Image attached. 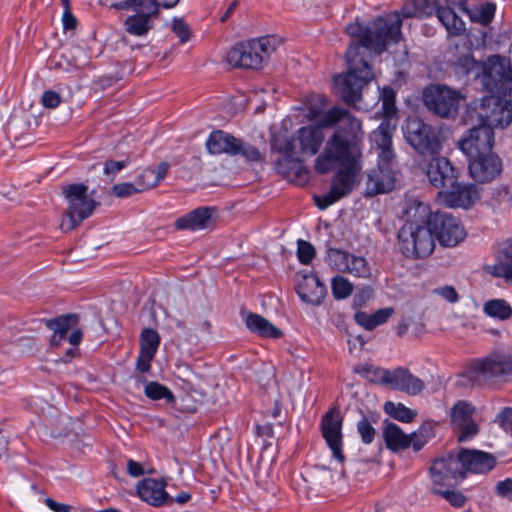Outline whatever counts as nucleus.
I'll use <instances>...</instances> for the list:
<instances>
[{
    "instance_id": "obj_20",
    "label": "nucleus",
    "mask_w": 512,
    "mask_h": 512,
    "mask_svg": "<svg viewBox=\"0 0 512 512\" xmlns=\"http://www.w3.org/2000/svg\"><path fill=\"white\" fill-rule=\"evenodd\" d=\"M430 475L434 485L444 486L450 480H463L464 472L460 469L458 456L448 455L436 459L430 467Z\"/></svg>"
},
{
    "instance_id": "obj_47",
    "label": "nucleus",
    "mask_w": 512,
    "mask_h": 512,
    "mask_svg": "<svg viewBox=\"0 0 512 512\" xmlns=\"http://www.w3.org/2000/svg\"><path fill=\"white\" fill-rule=\"evenodd\" d=\"M144 393L146 397L154 401L161 399H165L167 402L174 401V395L171 390L156 381L148 382L145 386Z\"/></svg>"
},
{
    "instance_id": "obj_52",
    "label": "nucleus",
    "mask_w": 512,
    "mask_h": 512,
    "mask_svg": "<svg viewBox=\"0 0 512 512\" xmlns=\"http://www.w3.org/2000/svg\"><path fill=\"white\" fill-rule=\"evenodd\" d=\"M432 493L440 495L445 500H447L452 506H454L456 508H462L467 501V498L465 497V495L460 491L440 490V489L434 488L432 490Z\"/></svg>"
},
{
    "instance_id": "obj_3",
    "label": "nucleus",
    "mask_w": 512,
    "mask_h": 512,
    "mask_svg": "<svg viewBox=\"0 0 512 512\" xmlns=\"http://www.w3.org/2000/svg\"><path fill=\"white\" fill-rule=\"evenodd\" d=\"M348 121V130L338 129L316 158L315 170L318 173L326 174L336 167H361V142L364 137L362 124L358 119Z\"/></svg>"
},
{
    "instance_id": "obj_7",
    "label": "nucleus",
    "mask_w": 512,
    "mask_h": 512,
    "mask_svg": "<svg viewBox=\"0 0 512 512\" xmlns=\"http://www.w3.org/2000/svg\"><path fill=\"white\" fill-rule=\"evenodd\" d=\"M274 39L265 36L236 43L227 54V62L244 69H259L275 50Z\"/></svg>"
},
{
    "instance_id": "obj_22",
    "label": "nucleus",
    "mask_w": 512,
    "mask_h": 512,
    "mask_svg": "<svg viewBox=\"0 0 512 512\" xmlns=\"http://www.w3.org/2000/svg\"><path fill=\"white\" fill-rule=\"evenodd\" d=\"M296 292L303 302L313 306L320 305L327 294L325 285L313 273L298 277Z\"/></svg>"
},
{
    "instance_id": "obj_58",
    "label": "nucleus",
    "mask_w": 512,
    "mask_h": 512,
    "mask_svg": "<svg viewBox=\"0 0 512 512\" xmlns=\"http://www.w3.org/2000/svg\"><path fill=\"white\" fill-rule=\"evenodd\" d=\"M172 31L177 35L182 43H185L190 39V28L181 18L173 19Z\"/></svg>"
},
{
    "instance_id": "obj_8",
    "label": "nucleus",
    "mask_w": 512,
    "mask_h": 512,
    "mask_svg": "<svg viewBox=\"0 0 512 512\" xmlns=\"http://www.w3.org/2000/svg\"><path fill=\"white\" fill-rule=\"evenodd\" d=\"M88 187L82 183L63 187V195L67 200L65 215L60 223L64 232L74 230L80 223L92 215L96 203L87 195Z\"/></svg>"
},
{
    "instance_id": "obj_30",
    "label": "nucleus",
    "mask_w": 512,
    "mask_h": 512,
    "mask_svg": "<svg viewBox=\"0 0 512 512\" xmlns=\"http://www.w3.org/2000/svg\"><path fill=\"white\" fill-rule=\"evenodd\" d=\"M438 20L447 30L450 36H459L465 32L464 21L449 7H438L436 9Z\"/></svg>"
},
{
    "instance_id": "obj_17",
    "label": "nucleus",
    "mask_w": 512,
    "mask_h": 512,
    "mask_svg": "<svg viewBox=\"0 0 512 512\" xmlns=\"http://www.w3.org/2000/svg\"><path fill=\"white\" fill-rule=\"evenodd\" d=\"M438 199L448 207L468 209L479 199L480 193L475 184L458 182L438 192Z\"/></svg>"
},
{
    "instance_id": "obj_24",
    "label": "nucleus",
    "mask_w": 512,
    "mask_h": 512,
    "mask_svg": "<svg viewBox=\"0 0 512 512\" xmlns=\"http://www.w3.org/2000/svg\"><path fill=\"white\" fill-rule=\"evenodd\" d=\"M396 182L393 167L371 169L367 174L366 194L374 196L391 191Z\"/></svg>"
},
{
    "instance_id": "obj_21",
    "label": "nucleus",
    "mask_w": 512,
    "mask_h": 512,
    "mask_svg": "<svg viewBox=\"0 0 512 512\" xmlns=\"http://www.w3.org/2000/svg\"><path fill=\"white\" fill-rule=\"evenodd\" d=\"M426 174L435 188H448L457 180L456 168L442 156L433 157L430 160Z\"/></svg>"
},
{
    "instance_id": "obj_31",
    "label": "nucleus",
    "mask_w": 512,
    "mask_h": 512,
    "mask_svg": "<svg viewBox=\"0 0 512 512\" xmlns=\"http://www.w3.org/2000/svg\"><path fill=\"white\" fill-rule=\"evenodd\" d=\"M386 447L391 451H400L409 448L408 434L395 423H387L383 430Z\"/></svg>"
},
{
    "instance_id": "obj_63",
    "label": "nucleus",
    "mask_w": 512,
    "mask_h": 512,
    "mask_svg": "<svg viewBox=\"0 0 512 512\" xmlns=\"http://www.w3.org/2000/svg\"><path fill=\"white\" fill-rule=\"evenodd\" d=\"M126 166L127 163L125 161L108 160L104 163V173L109 176H115Z\"/></svg>"
},
{
    "instance_id": "obj_42",
    "label": "nucleus",
    "mask_w": 512,
    "mask_h": 512,
    "mask_svg": "<svg viewBox=\"0 0 512 512\" xmlns=\"http://www.w3.org/2000/svg\"><path fill=\"white\" fill-rule=\"evenodd\" d=\"M356 119L346 109L334 107L329 109L321 119V126L330 127L337 123H341L339 129L346 128L348 130V120Z\"/></svg>"
},
{
    "instance_id": "obj_33",
    "label": "nucleus",
    "mask_w": 512,
    "mask_h": 512,
    "mask_svg": "<svg viewBox=\"0 0 512 512\" xmlns=\"http://www.w3.org/2000/svg\"><path fill=\"white\" fill-rule=\"evenodd\" d=\"M393 308H381L372 314L359 311L355 313V321L358 325L366 330H373L376 327L384 324L393 314Z\"/></svg>"
},
{
    "instance_id": "obj_12",
    "label": "nucleus",
    "mask_w": 512,
    "mask_h": 512,
    "mask_svg": "<svg viewBox=\"0 0 512 512\" xmlns=\"http://www.w3.org/2000/svg\"><path fill=\"white\" fill-rule=\"evenodd\" d=\"M428 220L433 236L443 246L454 247L463 241L466 236L461 221L448 213H433Z\"/></svg>"
},
{
    "instance_id": "obj_57",
    "label": "nucleus",
    "mask_w": 512,
    "mask_h": 512,
    "mask_svg": "<svg viewBox=\"0 0 512 512\" xmlns=\"http://www.w3.org/2000/svg\"><path fill=\"white\" fill-rule=\"evenodd\" d=\"M378 164L377 167L386 168L393 167V161L395 159V152L392 146L380 148L377 150Z\"/></svg>"
},
{
    "instance_id": "obj_11",
    "label": "nucleus",
    "mask_w": 512,
    "mask_h": 512,
    "mask_svg": "<svg viewBox=\"0 0 512 512\" xmlns=\"http://www.w3.org/2000/svg\"><path fill=\"white\" fill-rule=\"evenodd\" d=\"M423 100L426 107L440 117H454L459 108L461 94L446 86L436 85L425 89Z\"/></svg>"
},
{
    "instance_id": "obj_49",
    "label": "nucleus",
    "mask_w": 512,
    "mask_h": 512,
    "mask_svg": "<svg viewBox=\"0 0 512 512\" xmlns=\"http://www.w3.org/2000/svg\"><path fill=\"white\" fill-rule=\"evenodd\" d=\"M349 256V252L340 249L330 248L327 252V262L329 266L332 267L333 269L342 273H346Z\"/></svg>"
},
{
    "instance_id": "obj_41",
    "label": "nucleus",
    "mask_w": 512,
    "mask_h": 512,
    "mask_svg": "<svg viewBox=\"0 0 512 512\" xmlns=\"http://www.w3.org/2000/svg\"><path fill=\"white\" fill-rule=\"evenodd\" d=\"M434 426L431 422H424L415 432L408 435L409 447L415 452L420 451L434 436Z\"/></svg>"
},
{
    "instance_id": "obj_44",
    "label": "nucleus",
    "mask_w": 512,
    "mask_h": 512,
    "mask_svg": "<svg viewBox=\"0 0 512 512\" xmlns=\"http://www.w3.org/2000/svg\"><path fill=\"white\" fill-rule=\"evenodd\" d=\"M384 411L392 418L403 423L413 421L416 416V412L406 407L404 404L391 401L384 404Z\"/></svg>"
},
{
    "instance_id": "obj_2",
    "label": "nucleus",
    "mask_w": 512,
    "mask_h": 512,
    "mask_svg": "<svg viewBox=\"0 0 512 512\" xmlns=\"http://www.w3.org/2000/svg\"><path fill=\"white\" fill-rule=\"evenodd\" d=\"M324 139L322 127L314 125L299 128L290 138L274 136L271 149L279 155L274 161L276 171L298 185L306 183L309 172L299 156L316 155Z\"/></svg>"
},
{
    "instance_id": "obj_36",
    "label": "nucleus",
    "mask_w": 512,
    "mask_h": 512,
    "mask_svg": "<svg viewBox=\"0 0 512 512\" xmlns=\"http://www.w3.org/2000/svg\"><path fill=\"white\" fill-rule=\"evenodd\" d=\"M76 322V317L73 315H65L55 319L47 321V327L53 331L51 337V345L58 346L62 340L66 339L68 331L72 328Z\"/></svg>"
},
{
    "instance_id": "obj_48",
    "label": "nucleus",
    "mask_w": 512,
    "mask_h": 512,
    "mask_svg": "<svg viewBox=\"0 0 512 512\" xmlns=\"http://www.w3.org/2000/svg\"><path fill=\"white\" fill-rule=\"evenodd\" d=\"M347 264L348 267L346 273L352 276L358 278H368L371 274L369 264L364 257L350 254Z\"/></svg>"
},
{
    "instance_id": "obj_39",
    "label": "nucleus",
    "mask_w": 512,
    "mask_h": 512,
    "mask_svg": "<svg viewBox=\"0 0 512 512\" xmlns=\"http://www.w3.org/2000/svg\"><path fill=\"white\" fill-rule=\"evenodd\" d=\"M436 12L435 0H411L402 8V15L406 18H425Z\"/></svg>"
},
{
    "instance_id": "obj_35",
    "label": "nucleus",
    "mask_w": 512,
    "mask_h": 512,
    "mask_svg": "<svg viewBox=\"0 0 512 512\" xmlns=\"http://www.w3.org/2000/svg\"><path fill=\"white\" fill-rule=\"evenodd\" d=\"M153 18L148 15L133 14L124 21L125 31L136 37H145L153 29Z\"/></svg>"
},
{
    "instance_id": "obj_61",
    "label": "nucleus",
    "mask_w": 512,
    "mask_h": 512,
    "mask_svg": "<svg viewBox=\"0 0 512 512\" xmlns=\"http://www.w3.org/2000/svg\"><path fill=\"white\" fill-rule=\"evenodd\" d=\"M155 355L144 353L139 351V355L137 357L136 361V369L140 371L141 373H147L151 369V362Z\"/></svg>"
},
{
    "instance_id": "obj_6",
    "label": "nucleus",
    "mask_w": 512,
    "mask_h": 512,
    "mask_svg": "<svg viewBox=\"0 0 512 512\" xmlns=\"http://www.w3.org/2000/svg\"><path fill=\"white\" fill-rule=\"evenodd\" d=\"M468 118L472 123H480L492 130L505 128L512 122V101L499 94L484 96L479 104L468 110Z\"/></svg>"
},
{
    "instance_id": "obj_54",
    "label": "nucleus",
    "mask_w": 512,
    "mask_h": 512,
    "mask_svg": "<svg viewBox=\"0 0 512 512\" xmlns=\"http://www.w3.org/2000/svg\"><path fill=\"white\" fill-rule=\"evenodd\" d=\"M297 257L300 263L308 265L311 263L315 256V249L313 245L305 240H298L297 243Z\"/></svg>"
},
{
    "instance_id": "obj_9",
    "label": "nucleus",
    "mask_w": 512,
    "mask_h": 512,
    "mask_svg": "<svg viewBox=\"0 0 512 512\" xmlns=\"http://www.w3.org/2000/svg\"><path fill=\"white\" fill-rule=\"evenodd\" d=\"M406 141L421 155L440 152L441 142L435 129L418 117H409L403 129Z\"/></svg>"
},
{
    "instance_id": "obj_29",
    "label": "nucleus",
    "mask_w": 512,
    "mask_h": 512,
    "mask_svg": "<svg viewBox=\"0 0 512 512\" xmlns=\"http://www.w3.org/2000/svg\"><path fill=\"white\" fill-rule=\"evenodd\" d=\"M236 137L222 130H214L210 133L206 147L210 154H228L231 155L232 149L235 148Z\"/></svg>"
},
{
    "instance_id": "obj_1",
    "label": "nucleus",
    "mask_w": 512,
    "mask_h": 512,
    "mask_svg": "<svg viewBox=\"0 0 512 512\" xmlns=\"http://www.w3.org/2000/svg\"><path fill=\"white\" fill-rule=\"evenodd\" d=\"M402 21L397 12L376 18L370 25L355 22L347 26V33L358 40L346 51L347 72L334 77L336 93L347 105L356 106L362 90L374 78L365 51L380 54L388 44L397 43L401 36Z\"/></svg>"
},
{
    "instance_id": "obj_4",
    "label": "nucleus",
    "mask_w": 512,
    "mask_h": 512,
    "mask_svg": "<svg viewBox=\"0 0 512 512\" xmlns=\"http://www.w3.org/2000/svg\"><path fill=\"white\" fill-rule=\"evenodd\" d=\"M416 213L424 218L427 214V206L414 201L413 206L406 209V223L398 232L399 249L405 257L411 259L428 257L435 249V237L429 221L425 224L410 220L412 216H416Z\"/></svg>"
},
{
    "instance_id": "obj_16",
    "label": "nucleus",
    "mask_w": 512,
    "mask_h": 512,
    "mask_svg": "<svg viewBox=\"0 0 512 512\" xmlns=\"http://www.w3.org/2000/svg\"><path fill=\"white\" fill-rule=\"evenodd\" d=\"M475 407L465 400L457 401L450 410L451 425L458 432V441L472 439L479 432L477 423L473 420Z\"/></svg>"
},
{
    "instance_id": "obj_45",
    "label": "nucleus",
    "mask_w": 512,
    "mask_h": 512,
    "mask_svg": "<svg viewBox=\"0 0 512 512\" xmlns=\"http://www.w3.org/2000/svg\"><path fill=\"white\" fill-rule=\"evenodd\" d=\"M161 338L159 333L151 328H145L140 334V351L156 355Z\"/></svg>"
},
{
    "instance_id": "obj_19",
    "label": "nucleus",
    "mask_w": 512,
    "mask_h": 512,
    "mask_svg": "<svg viewBox=\"0 0 512 512\" xmlns=\"http://www.w3.org/2000/svg\"><path fill=\"white\" fill-rule=\"evenodd\" d=\"M460 469L464 472V478L468 473L482 474L489 472L496 465L495 457L484 451L461 449L458 452Z\"/></svg>"
},
{
    "instance_id": "obj_14",
    "label": "nucleus",
    "mask_w": 512,
    "mask_h": 512,
    "mask_svg": "<svg viewBox=\"0 0 512 512\" xmlns=\"http://www.w3.org/2000/svg\"><path fill=\"white\" fill-rule=\"evenodd\" d=\"M360 171L361 167H339L332 179L330 191L321 197L315 198L317 206L322 210L326 209L348 195L353 190Z\"/></svg>"
},
{
    "instance_id": "obj_10",
    "label": "nucleus",
    "mask_w": 512,
    "mask_h": 512,
    "mask_svg": "<svg viewBox=\"0 0 512 512\" xmlns=\"http://www.w3.org/2000/svg\"><path fill=\"white\" fill-rule=\"evenodd\" d=\"M483 71L479 72L477 80L483 90L491 94L505 95L510 90L512 71L504 58L493 55L486 62H482Z\"/></svg>"
},
{
    "instance_id": "obj_25",
    "label": "nucleus",
    "mask_w": 512,
    "mask_h": 512,
    "mask_svg": "<svg viewBox=\"0 0 512 512\" xmlns=\"http://www.w3.org/2000/svg\"><path fill=\"white\" fill-rule=\"evenodd\" d=\"M210 207H198L191 212L179 217L175 221V227L179 230L198 231L209 228L213 224Z\"/></svg>"
},
{
    "instance_id": "obj_50",
    "label": "nucleus",
    "mask_w": 512,
    "mask_h": 512,
    "mask_svg": "<svg viewBox=\"0 0 512 512\" xmlns=\"http://www.w3.org/2000/svg\"><path fill=\"white\" fill-rule=\"evenodd\" d=\"M160 4L157 0H132L129 4V9L136 12V14L148 15L150 17H157L159 14Z\"/></svg>"
},
{
    "instance_id": "obj_32",
    "label": "nucleus",
    "mask_w": 512,
    "mask_h": 512,
    "mask_svg": "<svg viewBox=\"0 0 512 512\" xmlns=\"http://www.w3.org/2000/svg\"><path fill=\"white\" fill-rule=\"evenodd\" d=\"M482 62L475 60L470 52L458 56L453 62V70L459 77H472L478 79L479 72L483 71Z\"/></svg>"
},
{
    "instance_id": "obj_56",
    "label": "nucleus",
    "mask_w": 512,
    "mask_h": 512,
    "mask_svg": "<svg viewBox=\"0 0 512 512\" xmlns=\"http://www.w3.org/2000/svg\"><path fill=\"white\" fill-rule=\"evenodd\" d=\"M138 188L136 183H119L112 187V193L118 198H125L136 193H141V191H138Z\"/></svg>"
},
{
    "instance_id": "obj_5",
    "label": "nucleus",
    "mask_w": 512,
    "mask_h": 512,
    "mask_svg": "<svg viewBox=\"0 0 512 512\" xmlns=\"http://www.w3.org/2000/svg\"><path fill=\"white\" fill-rule=\"evenodd\" d=\"M469 379L484 385L496 379L512 376V352L495 350L487 356L473 360L467 369Z\"/></svg>"
},
{
    "instance_id": "obj_27",
    "label": "nucleus",
    "mask_w": 512,
    "mask_h": 512,
    "mask_svg": "<svg viewBox=\"0 0 512 512\" xmlns=\"http://www.w3.org/2000/svg\"><path fill=\"white\" fill-rule=\"evenodd\" d=\"M468 0H458V8L466 13L470 20L487 26L494 18L496 5L491 2L480 3L471 7L467 6Z\"/></svg>"
},
{
    "instance_id": "obj_46",
    "label": "nucleus",
    "mask_w": 512,
    "mask_h": 512,
    "mask_svg": "<svg viewBox=\"0 0 512 512\" xmlns=\"http://www.w3.org/2000/svg\"><path fill=\"white\" fill-rule=\"evenodd\" d=\"M353 284L344 276L336 275L331 279V291L336 300H344L353 292Z\"/></svg>"
},
{
    "instance_id": "obj_13",
    "label": "nucleus",
    "mask_w": 512,
    "mask_h": 512,
    "mask_svg": "<svg viewBox=\"0 0 512 512\" xmlns=\"http://www.w3.org/2000/svg\"><path fill=\"white\" fill-rule=\"evenodd\" d=\"M343 418L337 407L330 408L321 418L320 430L327 446L331 450L332 457L339 463H344L343 453Z\"/></svg>"
},
{
    "instance_id": "obj_43",
    "label": "nucleus",
    "mask_w": 512,
    "mask_h": 512,
    "mask_svg": "<svg viewBox=\"0 0 512 512\" xmlns=\"http://www.w3.org/2000/svg\"><path fill=\"white\" fill-rule=\"evenodd\" d=\"M483 310L486 315L499 320H507L512 315L511 306L503 299L487 301L484 304Z\"/></svg>"
},
{
    "instance_id": "obj_18",
    "label": "nucleus",
    "mask_w": 512,
    "mask_h": 512,
    "mask_svg": "<svg viewBox=\"0 0 512 512\" xmlns=\"http://www.w3.org/2000/svg\"><path fill=\"white\" fill-rule=\"evenodd\" d=\"M469 172L480 183L490 182L502 171V161L495 153L469 155Z\"/></svg>"
},
{
    "instance_id": "obj_64",
    "label": "nucleus",
    "mask_w": 512,
    "mask_h": 512,
    "mask_svg": "<svg viewBox=\"0 0 512 512\" xmlns=\"http://www.w3.org/2000/svg\"><path fill=\"white\" fill-rule=\"evenodd\" d=\"M496 490L500 496L512 500V479L507 478L498 482Z\"/></svg>"
},
{
    "instance_id": "obj_38",
    "label": "nucleus",
    "mask_w": 512,
    "mask_h": 512,
    "mask_svg": "<svg viewBox=\"0 0 512 512\" xmlns=\"http://www.w3.org/2000/svg\"><path fill=\"white\" fill-rule=\"evenodd\" d=\"M496 274L512 281V237L500 244L499 263L495 265Z\"/></svg>"
},
{
    "instance_id": "obj_62",
    "label": "nucleus",
    "mask_w": 512,
    "mask_h": 512,
    "mask_svg": "<svg viewBox=\"0 0 512 512\" xmlns=\"http://www.w3.org/2000/svg\"><path fill=\"white\" fill-rule=\"evenodd\" d=\"M64 6L62 15V23L65 30H73L77 25V20L71 12L70 3Z\"/></svg>"
},
{
    "instance_id": "obj_34",
    "label": "nucleus",
    "mask_w": 512,
    "mask_h": 512,
    "mask_svg": "<svg viewBox=\"0 0 512 512\" xmlns=\"http://www.w3.org/2000/svg\"><path fill=\"white\" fill-rule=\"evenodd\" d=\"M353 371L373 384L389 385L391 372L388 369L375 366L373 364H359L353 368Z\"/></svg>"
},
{
    "instance_id": "obj_26",
    "label": "nucleus",
    "mask_w": 512,
    "mask_h": 512,
    "mask_svg": "<svg viewBox=\"0 0 512 512\" xmlns=\"http://www.w3.org/2000/svg\"><path fill=\"white\" fill-rule=\"evenodd\" d=\"M389 380V386L392 389L405 392L411 396L418 395L425 387L424 382L420 378L402 367L392 370Z\"/></svg>"
},
{
    "instance_id": "obj_15",
    "label": "nucleus",
    "mask_w": 512,
    "mask_h": 512,
    "mask_svg": "<svg viewBox=\"0 0 512 512\" xmlns=\"http://www.w3.org/2000/svg\"><path fill=\"white\" fill-rule=\"evenodd\" d=\"M494 132L480 123L466 131L458 141L459 149L466 155L493 153Z\"/></svg>"
},
{
    "instance_id": "obj_28",
    "label": "nucleus",
    "mask_w": 512,
    "mask_h": 512,
    "mask_svg": "<svg viewBox=\"0 0 512 512\" xmlns=\"http://www.w3.org/2000/svg\"><path fill=\"white\" fill-rule=\"evenodd\" d=\"M246 327L250 332L263 338L276 339L282 336V332L266 318L259 314L249 313L245 317Z\"/></svg>"
},
{
    "instance_id": "obj_40",
    "label": "nucleus",
    "mask_w": 512,
    "mask_h": 512,
    "mask_svg": "<svg viewBox=\"0 0 512 512\" xmlns=\"http://www.w3.org/2000/svg\"><path fill=\"white\" fill-rule=\"evenodd\" d=\"M234 146H235V148L232 149L231 156H241L247 162L260 163V162H264V160H265L264 154L261 153L260 150L256 146H254L240 138L235 139Z\"/></svg>"
},
{
    "instance_id": "obj_23",
    "label": "nucleus",
    "mask_w": 512,
    "mask_h": 512,
    "mask_svg": "<svg viewBox=\"0 0 512 512\" xmlns=\"http://www.w3.org/2000/svg\"><path fill=\"white\" fill-rule=\"evenodd\" d=\"M166 482L154 478H144L137 485V494L141 500L154 507L166 505L169 494L165 490Z\"/></svg>"
},
{
    "instance_id": "obj_59",
    "label": "nucleus",
    "mask_w": 512,
    "mask_h": 512,
    "mask_svg": "<svg viewBox=\"0 0 512 512\" xmlns=\"http://www.w3.org/2000/svg\"><path fill=\"white\" fill-rule=\"evenodd\" d=\"M41 102L44 107L54 109L60 105L61 97L57 92L53 90H47L43 93Z\"/></svg>"
},
{
    "instance_id": "obj_51",
    "label": "nucleus",
    "mask_w": 512,
    "mask_h": 512,
    "mask_svg": "<svg viewBox=\"0 0 512 512\" xmlns=\"http://www.w3.org/2000/svg\"><path fill=\"white\" fill-rule=\"evenodd\" d=\"M382 108L384 119H391L396 121L395 116L397 109L395 106V92L390 87H384L381 92Z\"/></svg>"
},
{
    "instance_id": "obj_53",
    "label": "nucleus",
    "mask_w": 512,
    "mask_h": 512,
    "mask_svg": "<svg viewBox=\"0 0 512 512\" xmlns=\"http://www.w3.org/2000/svg\"><path fill=\"white\" fill-rule=\"evenodd\" d=\"M135 183L138 185V191H141V193L156 187L158 182L156 181V177L154 175V169H145L136 177Z\"/></svg>"
},
{
    "instance_id": "obj_37",
    "label": "nucleus",
    "mask_w": 512,
    "mask_h": 512,
    "mask_svg": "<svg viewBox=\"0 0 512 512\" xmlns=\"http://www.w3.org/2000/svg\"><path fill=\"white\" fill-rule=\"evenodd\" d=\"M396 129V121L391 119H383L377 129L370 136L373 147L377 150L384 147L392 146V136Z\"/></svg>"
},
{
    "instance_id": "obj_60",
    "label": "nucleus",
    "mask_w": 512,
    "mask_h": 512,
    "mask_svg": "<svg viewBox=\"0 0 512 512\" xmlns=\"http://www.w3.org/2000/svg\"><path fill=\"white\" fill-rule=\"evenodd\" d=\"M434 293L448 301L449 303H456L459 299L458 293L453 286H443L436 288Z\"/></svg>"
},
{
    "instance_id": "obj_55",
    "label": "nucleus",
    "mask_w": 512,
    "mask_h": 512,
    "mask_svg": "<svg viewBox=\"0 0 512 512\" xmlns=\"http://www.w3.org/2000/svg\"><path fill=\"white\" fill-rule=\"evenodd\" d=\"M357 431L364 444H371L374 441L376 431L366 417H363L357 423Z\"/></svg>"
}]
</instances>
